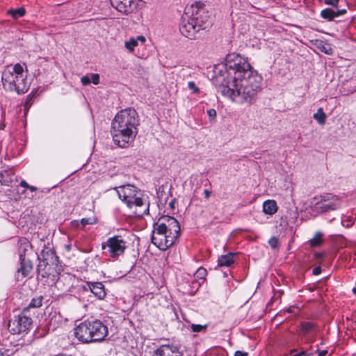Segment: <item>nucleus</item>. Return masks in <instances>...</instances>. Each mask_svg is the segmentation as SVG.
<instances>
[{"mask_svg": "<svg viewBox=\"0 0 356 356\" xmlns=\"http://www.w3.org/2000/svg\"><path fill=\"white\" fill-rule=\"evenodd\" d=\"M246 73L236 81L225 82L224 78L219 77L216 81L217 91L232 100L240 98L241 102L252 104L261 89L262 77L255 70Z\"/></svg>", "mask_w": 356, "mask_h": 356, "instance_id": "1", "label": "nucleus"}, {"mask_svg": "<svg viewBox=\"0 0 356 356\" xmlns=\"http://www.w3.org/2000/svg\"><path fill=\"white\" fill-rule=\"evenodd\" d=\"M139 124V115L134 108L120 111L111 124V134L115 144L126 147L131 143L138 134Z\"/></svg>", "mask_w": 356, "mask_h": 356, "instance_id": "2", "label": "nucleus"}, {"mask_svg": "<svg viewBox=\"0 0 356 356\" xmlns=\"http://www.w3.org/2000/svg\"><path fill=\"white\" fill-rule=\"evenodd\" d=\"M211 25L210 17L204 8V3L196 2L186 8L179 24V31L190 40H197L200 38L201 31L208 29Z\"/></svg>", "mask_w": 356, "mask_h": 356, "instance_id": "3", "label": "nucleus"}, {"mask_svg": "<svg viewBox=\"0 0 356 356\" xmlns=\"http://www.w3.org/2000/svg\"><path fill=\"white\" fill-rule=\"evenodd\" d=\"M223 67L225 70H220L219 74L213 79L215 86L219 77L224 78L225 82L236 81V79L247 75L246 72L254 71L246 58L236 53L227 55Z\"/></svg>", "mask_w": 356, "mask_h": 356, "instance_id": "4", "label": "nucleus"}, {"mask_svg": "<svg viewBox=\"0 0 356 356\" xmlns=\"http://www.w3.org/2000/svg\"><path fill=\"white\" fill-rule=\"evenodd\" d=\"M108 334V328L99 320H86L74 328V336L83 343L101 341Z\"/></svg>", "mask_w": 356, "mask_h": 356, "instance_id": "5", "label": "nucleus"}, {"mask_svg": "<svg viewBox=\"0 0 356 356\" xmlns=\"http://www.w3.org/2000/svg\"><path fill=\"white\" fill-rule=\"evenodd\" d=\"M117 193L119 198L121 199L129 208L132 209L135 207L137 209L143 207V206L145 207L143 211H137L136 210L134 211L136 216H143L144 214L149 213V203L145 205L141 197L140 191L138 190L134 185H122L117 189Z\"/></svg>", "mask_w": 356, "mask_h": 356, "instance_id": "6", "label": "nucleus"}, {"mask_svg": "<svg viewBox=\"0 0 356 356\" xmlns=\"http://www.w3.org/2000/svg\"><path fill=\"white\" fill-rule=\"evenodd\" d=\"M38 259L39 260L37 266L38 278L40 276L42 278L49 277L54 270L56 272L58 270L59 259L54 250L45 248L38 255Z\"/></svg>", "mask_w": 356, "mask_h": 356, "instance_id": "7", "label": "nucleus"}, {"mask_svg": "<svg viewBox=\"0 0 356 356\" xmlns=\"http://www.w3.org/2000/svg\"><path fill=\"white\" fill-rule=\"evenodd\" d=\"M179 237L178 234H172L167 230L153 227L151 241L159 250L165 251L172 246Z\"/></svg>", "mask_w": 356, "mask_h": 356, "instance_id": "8", "label": "nucleus"}, {"mask_svg": "<svg viewBox=\"0 0 356 356\" xmlns=\"http://www.w3.org/2000/svg\"><path fill=\"white\" fill-rule=\"evenodd\" d=\"M102 248L104 250H107L110 257L115 258L124 254L127 248L126 241L121 236L116 235L108 238L106 242L102 243Z\"/></svg>", "mask_w": 356, "mask_h": 356, "instance_id": "9", "label": "nucleus"}, {"mask_svg": "<svg viewBox=\"0 0 356 356\" xmlns=\"http://www.w3.org/2000/svg\"><path fill=\"white\" fill-rule=\"evenodd\" d=\"M28 308H24L22 312L15 319L8 323V329L12 334H19L27 331L32 325V319L26 316Z\"/></svg>", "mask_w": 356, "mask_h": 356, "instance_id": "10", "label": "nucleus"}, {"mask_svg": "<svg viewBox=\"0 0 356 356\" xmlns=\"http://www.w3.org/2000/svg\"><path fill=\"white\" fill-rule=\"evenodd\" d=\"M153 227H159L168 231L170 234H180V225L176 218L170 216H162L157 222H154Z\"/></svg>", "mask_w": 356, "mask_h": 356, "instance_id": "11", "label": "nucleus"}, {"mask_svg": "<svg viewBox=\"0 0 356 356\" xmlns=\"http://www.w3.org/2000/svg\"><path fill=\"white\" fill-rule=\"evenodd\" d=\"M142 3V0H111L112 6L125 15L136 12Z\"/></svg>", "mask_w": 356, "mask_h": 356, "instance_id": "12", "label": "nucleus"}, {"mask_svg": "<svg viewBox=\"0 0 356 356\" xmlns=\"http://www.w3.org/2000/svg\"><path fill=\"white\" fill-rule=\"evenodd\" d=\"M15 74H13L10 70H5L3 72L1 81L3 86V88L6 90L9 91H16L17 94H24L27 92L29 87H25L24 86H21L20 84L15 82Z\"/></svg>", "mask_w": 356, "mask_h": 356, "instance_id": "13", "label": "nucleus"}, {"mask_svg": "<svg viewBox=\"0 0 356 356\" xmlns=\"http://www.w3.org/2000/svg\"><path fill=\"white\" fill-rule=\"evenodd\" d=\"M15 179V172L8 166L0 168V182L2 185L11 186Z\"/></svg>", "mask_w": 356, "mask_h": 356, "instance_id": "14", "label": "nucleus"}, {"mask_svg": "<svg viewBox=\"0 0 356 356\" xmlns=\"http://www.w3.org/2000/svg\"><path fill=\"white\" fill-rule=\"evenodd\" d=\"M152 356H182V353L177 346L168 344L161 345Z\"/></svg>", "mask_w": 356, "mask_h": 356, "instance_id": "15", "label": "nucleus"}, {"mask_svg": "<svg viewBox=\"0 0 356 356\" xmlns=\"http://www.w3.org/2000/svg\"><path fill=\"white\" fill-rule=\"evenodd\" d=\"M20 266L17 270V279H20V273L21 278H24L30 275L33 270V264L31 261L27 258H23L19 260Z\"/></svg>", "mask_w": 356, "mask_h": 356, "instance_id": "16", "label": "nucleus"}, {"mask_svg": "<svg viewBox=\"0 0 356 356\" xmlns=\"http://www.w3.org/2000/svg\"><path fill=\"white\" fill-rule=\"evenodd\" d=\"M89 290L94 294L95 297H97L99 300H103L106 296V292L104 288V285L99 282H86Z\"/></svg>", "mask_w": 356, "mask_h": 356, "instance_id": "17", "label": "nucleus"}, {"mask_svg": "<svg viewBox=\"0 0 356 356\" xmlns=\"http://www.w3.org/2000/svg\"><path fill=\"white\" fill-rule=\"evenodd\" d=\"M341 201H332L327 202H321L316 208L321 213H327L331 211H335L341 207Z\"/></svg>", "mask_w": 356, "mask_h": 356, "instance_id": "18", "label": "nucleus"}, {"mask_svg": "<svg viewBox=\"0 0 356 356\" xmlns=\"http://www.w3.org/2000/svg\"><path fill=\"white\" fill-rule=\"evenodd\" d=\"M31 245L26 238H22L19 240L18 242V253L19 260L23 258H26V254L28 251L30 250Z\"/></svg>", "mask_w": 356, "mask_h": 356, "instance_id": "19", "label": "nucleus"}, {"mask_svg": "<svg viewBox=\"0 0 356 356\" xmlns=\"http://www.w3.org/2000/svg\"><path fill=\"white\" fill-rule=\"evenodd\" d=\"M278 207L275 200H268L263 203V211L268 215H273L277 211Z\"/></svg>", "mask_w": 356, "mask_h": 356, "instance_id": "20", "label": "nucleus"}, {"mask_svg": "<svg viewBox=\"0 0 356 356\" xmlns=\"http://www.w3.org/2000/svg\"><path fill=\"white\" fill-rule=\"evenodd\" d=\"M234 253L229 252L219 257L218 259V266H230L234 263Z\"/></svg>", "mask_w": 356, "mask_h": 356, "instance_id": "21", "label": "nucleus"}, {"mask_svg": "<svg viewBox=\"0 0 356 356\" xmlns=\"http://www.w3.org/2000/svg\"><path fill=\"white\" fill-rule=\"evenodd\" d=\"M314 199L317 200V202L315 203L316 206H318L321 202L341 201V199L338 196L332 195L331 193H326V194L320 195L319 197H315Z\"/></svg>", "mask_w": 356, "mask_h": 356, "instance_id": "22", "label": "nucleus"}, {"mask_svg": "<svg viewBox=\"0 0 356 356\" xmlns=\"http://www.w3.org/2000/svg\"><path fill=\"white\" fill-rule=\"evenodd\" d=\"M320 15L323 19H324L328 22L333 21L334 19L336 17L335 10H332V8H329L323 9L321 11Z\"/></svg>", "mask_w": 356, "mask_h": 356, "instance_id": "23", "label": "nucleus"}, {"mask_svg": "<svg viewBox=\"0 0 356 356\" xmlns=\"http://www.w3.org/2000/svg\"><path fill=\"white\" fill-rule=\"evenodd\" d=\"M313 118L318 122L319 124L323 125L325 123L327 115L323 112L322 108H319L317 112L314 114Z\"/></svg>", "mask_w": 356, "mask_h": 356, "instance_id": "24", "label": "nucleus"}, {"mask_svg": "<svg viewBox=\"0 0 356 356\" xmlns=\"http://www.w3.org/2000/svg\"><path fill=\"white\" fill-rule=\"evenodd\" d=\"M322 236L323 234L321 232H316L315 236L309 241L310 246L312 248L320 246L323 243Z\"/></svg>", "mask_w": 356, "mask_h": 356, "instance_id": "25", "label": "nucleus"}, {"mask_svg": "<svg viewBox=\"0 0 356 356\" xmlns=\"http://www.w3.org/2000/svg\"><path fill=\"white\" fill-rule=\"evenodd\" d=\"M315 327V324L312 322H302L301 323V330L303 334H307Z\"/></svg>", "mask_w": 356, "mask_h": 356, "instance_id": "26", "label": "nucleus"}, {"mask_svg": "<svg viewBox=\"0 0 356 356\" xmlns=\"http://www.w3.org/2000/svg\"><path fill=\"white\" fill-rule=\"evenodd\" d=\"M8 13L13 18L17 19L24 16L26 13V11L23 7H21L15 10H10Z\"/></svg>", "mask_w": 356, "mask_h": 356, "instance_id": "27", "label": "nucleus"}, {"mask_svg": "<svg viewBox=\"0 0 356 356\" xmlns=\"http://www.w3.org/2000/svg\"><path fill=\"white\" fill-rule=\"evenodd\" d=\"M42 296H38L31 300L30 304L26 308H38L42 305Z\"/></svg>", "mask_w": 356, "mask_h": 356, "instance_id": "28", "label": "nucleus"}, {"mask_svg": "<svg viewBox=\"0 0 356 356\" xmlns=\"http://www.w3.org/2000/svg\"><path fill=\"white\" fill-rule=\"evenodd\" d=\"M207 270L204 268H199L195 273V277L197 279L204 280L207 275Z\"/></svg>", "mask_w": 356, "mask_h": 356, "instance_id": "29", "label": "nucleus"}, {"mask_svg": "<svg viewBox=\"0 0 356 356\" xmlns=\"http://www.w3.org/2000/svg\"><path fill=\"white\" fill-rule=\"evenodd\" d=\"M11 72L16 75L23 76L24 69L22 65H21L19 63H17L14 65L13 71Z\"/></svg>", "mask_w": 356, "mask_h": 356, "instance_id": "30", "label": "nucleus"}, {"mask_svg": "<svg viewBox=\"0 0 356 356\" xmlns=\"http://www.w3.org/2000/svg\"><path fill=\"white\" fill-rule=\"evenodd\" d=\"M191 330L194 332H200L202 330H206L207 328V325H197V324H192L191 325Z\"/></svg>", "mask_w": 356, "mask_h": 356, "instance_id": "31", "label": "nucleus"}, {"mask_svg": "<svg viewBox=\"0 0 356 356\" xmlns=\"http://www.w3.org/2000/svg\"><path fill=\"white\" fill-rule=\"evenodd\" d=\"M138 41L134 38L130 39L129 41L125 42V47L130 51H133L134 48L137 46Z\"/></svg>", "mask_w": 356, "mask_h": 356, "instance_id": "32", "label": "nucleus"}, {"mask_svg": "<svg viewBox=\"0 0 356 356\" xmlns=\"http://www.w3.org/2000/svg\"><path fill=\"white\" fill-rule=\"evenodd\" d=\"M97 222L96 218H83L81 220V223L85 226L86 225H93Z\"/></svg>", "mask_w": 356, "mask_h": 356, "instance_id": "33", "label": "nucleus"}, {"mask_svg": "<svg viewBox=\"0 0 356 356\" xmlns=\"http://www.w3.org/2000/svg\"><path fill=\"white\" fill-rule=\"evenodd\" d=\"M15 82L16 83V85H17V83H19L21 85V86H24L25 87H28V86L26 85V79L24 77V76H19V75H16V74H15Z\"/></svg>", "mask_w": 356, "mask_h": 356, "instance_id": "34", "label": "nucleus"}, {"mask_svg": "<svg viewBox=\"0 0 356 356\" xmlns=\"http://www.w3.org/2000/svg\"><path fill=\"white\" fill-rule=\"evenodd\" d=\"M268 244L273 249L277 248L279 245V241L277 238L275 236L271 237L268 241Z\"/></svg>", "mask_w": 356, "mask_h": 356, "instance_id": "35", "label": "nucleus"}, {"mask_svg": "<svg viewBox=\"0 0 356 356\" xmlns=\"http://www.w3.org/2000/svg\"><path fill=\"white\" fill-rule=\"evenodd\" d=\"M188 87L190 90H193V93H198L199 91H200V89L198 88V87L196 86L195 82L193 81H189L188 83Z\"/></svg>", "mask_w": 356, "mask_h": 356, "instance_id": "36", "label": "nucleus"}, {"mask_svg": "<svg viewBox=\"0 0 356 356\" xmlns=\"http://www.w3.org/2000/svg\"><path fill=\"white\" fill-rule=\"evenodd\" d=\"M207 114L209 115V120L213 121L216 117V111L213 108H211L207 111Z\"/></svg>", "mask_w": 356, "mask_h": 356, "instance_id": "37", "label": "nucleus"}, {"mask_svg": "<svg viewBox=\"0 0 356 356\" xmlns=\"http://www.w3.org/2000/svg\"><path fill=\"white\" fill-rule=\"evenodd\" d=\"M339 0H324V2L327 5L333 6L337 8Z\"/></svg>", "mask_w": 356, "mask_h": 356, "instance_id": "38", "label": "nucleus"}, {"mask_svg": "<svg viewBox=\"0 0 356 356\" xmlns=\"http://www.w3.org/2000/svg\"><path fill=\"white\" fill-rule=\"evenodd\" d=\"M90 80L95 85H97L99 83V75L98 74H92Z\"/></svg>", "mask_w": 356, "mask_h": 356, "instance_id": "39", "label": "nucleus"}, {"mask_svg": "<svg viewBox=\"0 0 356 356\" xmlns=\"http://www.w3.org/2000/svg\"><path fill=\"white\" fill-rule=\"evenodd\" d=\"M81 82L83 86H88L91 83V80L88 76H83L81 78Z\"/></svg>", "mask_w": 356, "mask_h": 356, "instance_id": "40", "label": "nucleus"}, {"mask_svg": "<svg viewBox=\"0 0 356 356\" xmlns=\"http://www.w3.org/2000/svg\"><path fill=\"white\" fill-rule=\"evenodd\" d=\"M346 13H347L346 9H338V8H337V10H335L336 17L343 15L346 14Z\"/></svg>", "mask_w": 356, "mask_h": 356, "instance_id": "41", "label": "nucleus"}, {"mask_svg": "<svg viewBox=\"0 0 356 356\" xmlns=\"http://www.w3.org/2000/svg\"><path fill=\"white\" fill-rule=\"evenodd\" d=\"M321 49V50L327 54H330V51H331V48L330 47H325V45H322V47H319Z\"/></svg>", "mask_w": 356, "mask_h": 356, "instance_id": "42", "label": "nucleus"}, {"mask_svg": "<svg viewBox=\"0 0 356 356\" xmlns=\"http://www.w3.org/2000/svg\"><path fill=\"white\" fill-rule=\"evenodd\" d=\"M234 356H248V353L246 352H242L240 350H237L235 352Z\"/></svg>", "mask_w": 356, "mask_h": 356, "instance_id": "43", "label": "nucleus"}, {"mask_svg": "<svg viewBox=\"0 0 356 356\" xmlns=\"http://www.w3.org/2000/svg\"><path fill=\"white\" fill-rule=\"evenodd\" d=\"M321 273V268L320 266L315 267L313 269V274L315 275H318Z\"/></svg>", "mask_w": 356, "mask_h": 356, "instance_id": "44", "label": "nucleus"}, {"mask_svg": "<svg viewBox=\"0 0 356 356\" xmlns=\"http://www.w3.org/2000/svg\"><path fill=\"white\" fill-rule=\"evenodd\" d=\"M324 255H325V252H316L314 254V257L316 259H321L322 257H323Z\"/></svg>", "mask_w": 356, "mask_h": 356, "instance_id": "45", "label": "nucleus"}, {"mask_svg": "<svg viewBox=\"0 0 356 356\" xmlns=\"http://www.w3.org/2000/svg\"><path fill=\"white\" fill-rule=\"evenodd\" d=\"M19 185L24 188H28L29 184L26 181L22 180Z\"/></svg>", "mask_w": 356, "mask_h": 356, "instance_id": "46", "label": "nucleus"}, {"mask_svg": "<svg viewBox=\"0 0 356 356\" xmlns=\"http://www.w3.org/2000/svg\"><path fill=\"white\" fill-rule=\"evenodd\" d=\"M318 352V356H325V355L327 353V350H316Z\"/></svg>", "mask_w": 356, "mask_h": 356, "instance_id": "47", "label": "nucleus"}, {"mask_svg": "<svg viewBox=\"0 0 356 356\" xmlns=\"http://www.w3.org/2000/svg\"><path fill=\"white\" fill-rule=\"evenodd\" d=\"M211 192L207 189L204 191V194L205 198H207V199L209 198V197L211 196Z\"/></svg>", "mask_w": 356, "mask_h": 356, "instance_id": "48", "label": "nucleus"}, {"mask_svg": "<svg viewBox=\"0 0 356 356\" xmlns=\"http://www.w3.org/2000/svg\"><path fill=\"white\" fill-rule=\"evenodd\" d=\"M290 356H298V353L297 350H291L290 352Z\"/></svg>", "mask_w": 356, "mask_h": 356, "instance_id": "49", "label": "nucleus"}, {"mask_svg": "<svg viewBox=\"0 0 356 356\" xmlns=\"http://www.w3.org/2000/svg\"><path fill=\"white\" fill-rule=\"evenodd\" d=\"M311 354L307 353L305 351L302 350L298 353V356H310Z\"/></svg>", "mask_w": 356, "mask_h": 356, "instance_id": "50", "label": "nucleus"}, {"mask_svg": "<svg viewBox=\"0 0 356 356\" xmlns=\"http://www.w3.org/2000/svg\"><path fill=\"white\" fill-rule=\"evenodd\" d=\"M28 189H29L31 191L33 192V191H37L38 188L35 186L29 185Z\"/></svg>", "mask_w": 356, "mask_h": 356, "instance_id": "51", "label": "nucleus"}, {"mask_svg": "<svg viewBox=\"0 0 356 356\" xmlns=\"http://www.w3.org/2000/svg\"><path fill=\"white\" fill-rule=\"evenodd\" d=\"M176 200L175 199H173L170 203H169V206L170 208L172 209H174V205H175V202Z\"/></svg>", "mask_w": 356, "mask_h": 356, "instance_id": "52", "label": "nucleus"}, {"mask_svg": "<svg viewBox=\"0 0 356 356\" xmlns=\"http://www.w3.org/2000/svg\"><path fill=\"white\" fill-rule=\"evenodd\" d=\"M137 39L139 40H141L143 42H145V38L144 36H142V35L138 36Z\"/></svg>", "mask_w": 356, "mask_h": 356, "instance_id": "53", "label": "nucleus"}, {"mask_svg": "<svg viewBox=\"0 0 356 356\" xmlns=\"http://www.w3.org/2000/svg\"><path fill=\"white\" fill-rule=\"evenodd\" d=\"M58 356H72V355H67L66 353H59V354H58Z\"/></svg>", "mask_w": 356, "mask_h": 356, "instance_id": "54", "label": "nucleus"}, {"mask_svg": "<svg viewBox=\"0 0 356 356\" xmlns=\"http://www.w3.org/2000/svg\"><path fill=\"white\" fill-rule=\"evenodd\" d=\"M83 289L84 291H87L88 289H89L87 284H86V286H83Z\"/></svg>", "mask_w": 356, "mask_h": 356, "instance_id": "55", "label": "nucleus"}, {"mask_svg": "<svg viewBox=\"0 0 356 356\" xmlns=\"http://www.w3.org/2000/svg\"><path fill=\"white\" fill-rule=\"evenodd\" d=\"M0 356H7V355H6L5 353L2 350H0Z\"/></svg>", "mask_w": 356, "mask_h": 356, "instance_id": "56", "label": "nucleus"}, {"mask_svg": "<svg viewBox=\"0 0 356 356\" xmlns=\"http://www.w3.org/2000/svg\"><path fill=\"white\" fill-rule=\"evenodd\" d=\"M353 292L356 295V286L353 289Z\"/></svg>", "mask_w": 356, "mask_h": 356, "instance_id": "57", "label": "nucleus"}]
</instances>
